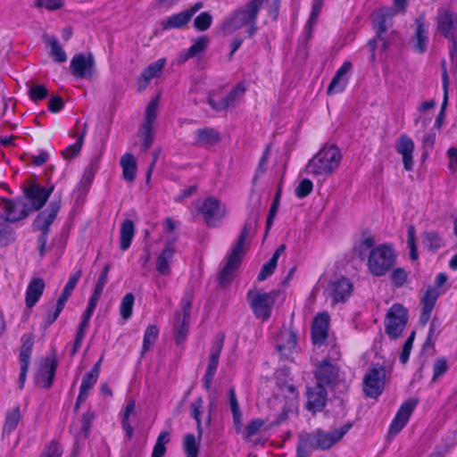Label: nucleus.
I'll list each match as a JSON object with an SVG mask.
<instances>
[{"label": "nucleus", "instance_id": "obj_1", "mask_svg": "<svg viewBox=\"0 0 457 457\" xmlns=\"http://www.w3.org/2000/svg\"><path fill=\"white\" fill-rule=\"evenodd\" d=\"M268 0H250L245 4L233 10L224 20L221 30L224 35H230L243 28L246 29L249 37H253L257 30V19L260 10ZM279 0H272L269 13L276 19L279 11Z\"/></svg>", "mask_w": 457, "mask_h": 457}, {"label": "nucleus", "instance_id": "obj_2", "mask_svg": "<svg viewBox=\"0 0 457 457\" xmlns=\"http://www.w3.org/2000/svg\"><path fill=\"white\" fill-rule=\"evenodd\" d=\"M342 155L337 145H324L307 162L305 171L318 180L325 181L338 169Z\"/></svg>", "mask_w": 457, "mask_h": 457}, {"label": "nucleus", "instance_id": "obj_3", "mask_svg": "<svg viewBox=\"0 0 457 457\" xmlns=\"http://www.w3.org/2000/svg\"><path fill=\"white\" fill-rule=\"evenodd\" d=\"M397 254L392 245L380 244L370 251L367 266L370 274L382 277L395 266Z\"/></svg>", "mask_w": 457, "mask_h": 457}, {"label": "nucleus", "instance_id": "obj_4", "mask_svg": "<svg viewBox=\"0 0 457 457\" xmlns=\"http://www.w3.org/2000/svg\"><path fill=\"white\" fill-rule=\"evenodd\" d=\"M386 369L380 363H372L362 378V392L368 398L377 400L384 392Z\"/></svg>", "mask_w": 457, "mask_h": 457}, {"label": "nucleus", "instance_id": "obj_5", "mask_svg": "<svg viewBox=\"0 0 457 457\" xmlns=\"http://www.w3.org/2000/svg\"><path fill=\"white\" fill-rule=\"evenodd\" d=\"M408 322V310L401 303H394L387 311L385 321L386 334L391 339L402 336Z\"/></svg>", "mask_w": 457, "mask_h": 457}, {"label": "nucleus", "instance_id": "obj_6", "mask_svg": "<svg viewBox=\"0 0 457 457\" xmlns=\"http://www.w3.org/2000/svg\"><path fill=\"white\" fill-rule=\"evenodd\" d=\"M246 296L255 318L263 321L268 320L271 316L276 293L249 290Z\"/></svg>", "mask_w": 457, "mask_h": 457}, {"label": "nucleus", "instance_id": "obj_7", "mask_svg": "<svg viewBox=\"0 0 457 457\" xmlns=\"http://www.w3.org/2000/svg\"><path fill=\"white\" fill-rule=\"evenodd\" d=\"M197 210L206 225L211 228L218 227L227 213L226 205L215 196L204 198Z\"/></svg>", "mask_w": 457, "mask_h": 457}, {"label": "nucleus", "instance_id": "obj_8", "mask_svg": "<svg viewBox=\"0 0 457 457\" xmlns=\"http://www.w3.org/2000/svg\"><path fill=\"white\" fill-rule=\"evenodd\" d=\"M436 28L442 36L452 41L450 56L453 59L456 52L455 31L457 30V14L448 10L439 11L436 19Z\"/></svg>", "mask_w": 457, "mask_h": 457}, {"label": "nucleus", "instance_id": "obj_9", "mask_svg": "<svg viewBox=\"0 0 457 457\" xmlns=\"http://www.w3.org/2000/svg\"><path fill=\"white\" fill-rule=\"evenodd\" d=\"M34 346V335L32 333H25L21 337V346L19 352V361L21 370L18 379L19 388L22 390L27 379V374L29 368L30 358Z\"/></svg>", "mask_w": 457, "mask_h": 457}, {"label": "nucleus", "instance_id": "obj_10", "mask_svg": "<svg viewBox=\"0 0 457 457\" xmlns=\"http://www.w3.org/2000/svg\"><path fill=\"white\" fill-rule=\"evenodd\" d=\"M419 403L418 399L409 398L405 400L397 410L394 419L389 424L388 436H395L409 422V420Z\"/></svg>", "mask_w": 457, "mask_h": 457}, {"label": "nucleus", "instance_id": "obj_11", "mask_svg": "<svg viewBox=\"0 0 457 457\" xmlns=\"http://www.w3.org/2000/svg\"><path fill=\"white\" fill-rule=\"evenodd\" d=\"M0 208L4 213V219L10 223H16L24 220L29 213L28 204L22 199L2 198Z\"/></svg>", "mask_w": 457, "mask_h": 457}, {"label": "nucleus", "instance_id": "obj_12", "mask_svg": "<svg viewBox=\"0 0 457 457\" xmlns=\"http://www.w3.org/2000/svg\"><path fill=\"white\" fill-rule=\"evenodd\" d=\"M95 59L91 53L87 55L82 53L76 54L70 62L71 72L76 79H92L95 73Z\"/></svg>", "mask_w": 457, "mask_h": 457}, {"label": "nucleus", "instance_id": "obj_13", "mask_svg": "<svg viewBox=\"0 0 457 457\" xmlns=\"http://www.w3.org/2000/svg\"><path fill=\"white\" fill-rule=\"evenodd\" d=\"M203 7L202 2L195 3L192 6L179 13L170 15L162 21L161 27L163 30L183 29L192 20L193 16Z\"/></svg>", "mask_w": 457, "mask_h": 457}, {"label": "nucleus", "instance_id": "obj_14", "mask_svg": "<svg viewBox=\"0 0 457 457\" xmlns=\"http://www.w3.org/2000/svg\"><path fill=\"white\" fill-rule=\"evenodd\" d=\"M61 209V200L52 201L48 207L41 211L32 222L33 231L50 233V227L55 220Z\"/></svg>", "mask_w": 457, "mask_h": 457}, {"label": "nucleus", "instance_id": "obj_15", "mask_svg": "<svg viewBox=\"0 0 457 457\" xmlns=\"http://www.w3.org/2000/svg\"><path fill=\"white\" fill-rule=\"evenodd\" d=\"M305 408L313 414L324 410L328 402L327 387L315 384L312 386H307Z\"/></svg>", "mask_w": 457, "mask_h": 457}, {"label": "nucleus", "instance_id": "obj_16", "mask_svg": "<svg viewBox=\"0 0 457 457\" xmlns=\"http://www.w3.org/2000/svg\"><path fill=\"white\" fill-rule=\"evenodd\" d=\"M223 341L224 337L212 344L207 368L202 378L203 387L206 392H209L212 387V384L219 366L220 355L223 348Z\"/></svg>", "mask_w": 457, "mask_h": 457}, {"label": "nucleus", "instance_id": "obj_17", "mask_svg": "<svg viewBox=\"0 0 457 457\" xmlns=\"http://www.w3.org/2000/svg\"><path fill=\"white\" fill-rule=\"evenodd\" d=\"M246 91V84L245 81L238 82L231 90L220 100L216 101L212 96H209L207 104L215 112H220L233 107L236 102L245 95Z\"/></svg>", "mask_w": 457, "mask_h": 457}, {"label": "nucleus", "instance_id": "obj_18", "mask_svg": "<svg viewBox=\"0 0 457 457\" xmlns=\"http://www.w3.org/2000/svg\"><path fill=\"white\" fill-rule=\"evenodd\" d=\"M352 426L353 424L351 422H347L342 425L338 429L331 431L317 429V448L320 451L330 449L345 436Z\"/></svg>", "mask_w": 457, "mask_h": 457}, {"label": "nucleus", "instance_id": "obj_19", "mask_svg": "<svg viewBox=\"0 0 457 457\" xmlns=\"http://www.w3.org/2000/svg\"><path fill=\"white\" fill-rule=\"evenodd\" d=\"M339 368L328 360L321 361L315 369L316 383L325 387L335 386L338 380Z\"/></svg>", "mask_w": 457, "mask_h": 457}, {"label": "nucleus", "instance_id": "obj_20", "mask_svg": "<svg viewBox=\"0 0 457 457\" xmlns=\"http://www.w3.org/2000/svg\"><path fill=\"white\" fill-rule=\"evenodd\" d=\"M330 317L327 312H319L313 319L311 329L312 342L315 345H323L329 329Z\"/></svg>", "mask_w": 457, "mask_h": 457}, {"label": "nucleus", "instance_id": "obj_21", "mask_svg": "<svg viewBox=\"0 0 457 457\" xmlns=\"http://www.w3.org/2000/svg\"><path fill=\"white\" fill-rule=\"evenodd\" d=\"M54 188L53 185L46 187L34 183L24 189V195L30 202L32 208L39 211L46 204Z\"/></svg>", "mask_w": 457, "mask_h": 457}, {"label": "nucleus", "instance_id": "obj_22", "mask_svg": "<svg viewBox=\"0 0 457 457\" xmlns=\"http://www.w3.org/2000/svg\"><path fill=\"white\" fill-rule=\"evenodd\" d=\"M353 285L345 277H338L329 283L330 296L335 303H345L353 293Z\"/></svg>", "mask_w": 457, "mask_h": 457}, {"label": "nucleus", "instance_id": "obj_23", "mask_svg": "<svg viewBox=\"0 0 457 457\" xmlns=\"http://www.w3.org/2000/svg\"><path fill=\"white\" fill-rule=\"evenodd\" d=\"M57 368L58 360L55 355H53L52 357H46L43 361L37 378L41 387L46 389L52 387Z\"/></svg>", "mask_w": 457, "mask_h": 457}, {"label": "nucleus", "instance_id": "obj_24", "mask_svg": "<svg viewBox=\"0 0 457 457\" xmlns=\"http://www.w3.org/2000/svg\"><path fill=\"white\" fill-rule=\"evenodd\" d=\"M414 147L413 140L406 134H402L395 143V150L402 155L403 168L407 171H411L414 167Z\"/></svg>", "mask_w": 457, "mask_h": 457}, {"label": "nucleus", "instance_id": "obj_25", "mask_svg": "<svg viewBox=\"0 0 457 457\" xmlns=\"http://www.w3.org/2000/svg\"><path fill=\"white\" fill-rule=\"evenodd\" d=\"M396 12L391 7H381L378 9L373 20V28L376 30L378 38L383 39V35L393 24V18Z\"/></svg>", "mask_w": 457, "mask_h": 457}, {"label": "nucleus", "instance_id": "obj_26", "mask_svg": "<svg viewBox=\"0 0 457 457\" xmlns=\"http://www.w3.org/2000/svg\"><path fill=\"white\" fill-rule=\"evenodd\" d=\"M416 29L414 33L415 43L413 49L418 54H424L427 51L428 44V23L426 22L424 16H420L415 20Z\"/></svg>", "mask_w": 457, "mask_h": 457}, {"label": "nucleus", "instance_id": "obj_27", "mask_svg": "<svg viewBox=\"0 0 457 457\" xmlns=\"http://www.w3.org/2000/svg\"><path fill=\"white\" fill-rule=\"evenodd\" d=\"M46 287V283L41 278H32L25 291V304L29 309L33 308L40 300Z\"/></svg>", "mask_w": 457, "mask_h": 457}, {"label": "nucleus", "instance_id": "obj_28", "mask_svg": "<svg viewBox=\"0 0 457 457\" xmlns=\"http://www.w3.org/2000/svg\"><path fill=\"white\" fill-rule=\"evenodd\" d=\"M225 264L217 275V282L220 287H228L235 278V272L241 265V262L225 255Z\"/></svg>", "mask_w": 457, "mask_h": 457}, {"label": "nucleus", "instance_id": "obj_29", "mask_svg": "<svg viewBox=\"0 0 457 457\" xmlns=\"http://www.w3.org/2000/svg\"><path fill=\"white\" fill-rule=\"evenodd\" d=\"M251 228V224L248 222H245L237 241L231 245L230 250L226 253L227 256L231 257L235 260H237L242 262L244 254L245 253V243L247 235L249 234Z\"/></svg>", "mask_w": 457, "mask_h": 457}, {"label": "nucleus", "instance_id": "obj_30", "mask_svg": "<svg viewBox=\"0 0 457 457\" xmlns=\"http://www.w3.org/2000/svg\"><path fill=\"white\" fill-rule=\"evenodd\" d=\"M136 415V400L129 398L126 402L122 411L120 413L121 428L125 431L126 437L130 440L134 436V428L130 423V417Z\"/></svg>", "mask_w": 457, "mask_h": 457}, {"label": "nucleus", "instance_id": "obj_31", "mask_svg": "<svg viewBox=\"0 0 457 457\" xmlns=\"http://www.w3.org/2000/svg\"><path fill=\"white\" fill-rule=\"evenodd\" d=\"M195 145L212 146L220 141V134L213 128L206 127L195 130Z\"/></svg>", "mask_w": 457, "mask_h": 457}, {"label": "nucleus", "instance_id": "obj_32", "mask_svg": "<svg viewBox=\"0 0 457 457\" xmlns=\"http://www.w3.org/2000/svg\"><path fill=\"white\" fill-rule=\"evenodd\" d=\"M175 254V248L171 243L165 244L156 260V270L162 275L170 273V262Z\"/></svg>", "mask_w": 457, "mask_h": 457}, {"label": "nucleus", "instance_id": "obj_33", "mask_svg": "<svg viewBox=\"0 0 457 457\" xmlns=\"http://www.w3.org/2000/svg\"><path fill=\"white\" fill-rule=\"evenodd\" d=\"M421 240L424 248L429 253H436L445 245L443 236L436 230L422 232Z\"/></svg>", "mask_w": 457, "mask_h": 457}, {"label": "nucleus", "instance_id": "obj_34", "mask_svg": "<svg viewBox=\"0 0 457 457\" xmlns=\"http://www.w3.org/2000/svg\"><path fill=\"white\" fill-rule=\"evenodd\" d=\"M209 40L206 36H200L196 37L192 45L185 51L181 52L179 55V62H185L188 59L197 56L207 48Z\"/></svg>", "mask_w": 457, "mask_h": 457}, {"label": "nucleus", "instance_id": "obj_35", "mask_svg": "<svg viewBox=\"0 0 457 457\" xmlns=\"http://www.w3.org/2000/svg\"><path fill=\"white\" fill-rule=\"evenodd\" d=\"M82 276V269L80 267H74L71 273L69 276L68 281L66 282L61 295H59L57 302L62 304H66L67 301L72 295L78 282Z\"/></svg>", "mask_w": 457, "mask_h": 457}, {"label": "nucleus", "instance_id": "obj_36", "mask_svg": "<svg viewBox=\"0 0 457 457\" xmlns=\"http://www.w3.org/2000/svg\"><path fill=\"white\" fill-rule=\"evenodd\" d=\"M317 435L316 431L314 432H305L302 433L298 436V442L296 445V449L306 455L307 457H311L312 452L315 450H319L317 448Z\"/></svg>", "mask_w": 457, "mask_h": 457}, {"label": "nucleus", "instance_id": "obj_37", "mask_svg": "<svg viewBox=\"0 0 457 457\" xmlns=\"http://www.w3.org/2000/svg\"><path fill=\"white\" fill-rule=\"evenodd\" d=\"M120 167L122 168V177L128 182H133L137 176V161L134 155L130 153H125L120 161Z\"/></svg>", "mask_w": 457, "mask_h": 457}, {"label": "nucleus", "instance_id": "obj_38", "mask_svg": "<svg viewBox=\"0 0 457 457\" xmlns=\"http://www.w3.org/2000/svg\"><path fill=\"white\" fill-rule=\"evenodd\" d=\"M21 419V406L17 403L12 409H8L5 413L3 432L4 434H12L18 427Z\"/></svg>", "mask_w": 457, "mask_h": 457}, {"label": "nucleus", "instance_id": "obj_39", "mask_svg": "<svg viewBox=\"0 0 457 457\" xmlns=\"http://www.w3.org/2000/svg\"><path fill=\"white\" fill-rule=\"evenodd\" d=\"M135 236V224L132 220L126 219L120 225V247L122 251H127L132 243Z\"/></svg>", "mask_w": 457, "mask_h": 457}, {"label": "nucleus", "instance_id": "obj_40", "mask_svg": "<svg viewBox=\"0 0 457 457\" xmlns=\"http://www.w3.org/2000/svg\"><path fill=\"white\" fill-rule=\"evenodd\" d=\"M190 410V417L195 421L196 423V432L197 436L200 439L203 436L204 432V423L201 418V415L204 411V400L201 396L195 399L189 406Z\"/></svg>", "mask_w": 457, "mask_h": 457}, {"label": "nucleus", "instance_id": "obj_41", "mask_svg": "<svg viewBox=\"0 0 457 457\" xmlns=\"http://www.w3.org/2000/svg\"><path fill=\"white\" fill-rule=\"evenodd\" d=\"M228 398L235 429L237 433H239L242 430V412L239 407L236 390L234 387L229 388Z\"/></svg>", "mask_w": 457, "mask_h": 457}, {"label": "nucleus", "instance_id": "obj_42", "mask_svg": "<svg viewBox=\"0 0 457 457\" xmlns=\"http://www.w3.org/2000/svg\"><path fill=\"white\" fill-rule=\"evenodd\" d=\"M159 337V328L156 325H148L145 330L143 337V344L141 349V355L144 356L154 345Z\"/></svg>", "mask_w": 457, "mask_h": 457}, {"label": "nucleus", "instance_id": "obj_43", "mask_svg": "<svg viewBox=\"0 0 457 457\" xmlns=\"http://www.w3.org/2000/svg\"><path fill=\"white\" fill-rule=\"evenodd\" d=\"M166 64L165 58H160L155 62H151L141 73V78L144 79L145 84H148L150 80L160 75L161 71Z\"/></svg>", "mask_w": 457, "mask_h": 457}, {"label": "nucleus", "instance_id": "obj_44", "mask_svg": "<svg viewBox=\"0 0 457 457\" xmlns=\"http://www.w3.org/2000/svg\"><path fill=\"white\" fill-rule=\"evenodd\" d=\"M170 441V433L168 430H162L154 445L151 457H163L166 453V445Z\"/></svg>", "mask_w": 457, "mask_h": 457}, {"label": "nucleus", "instance_id": "obj_45", "mask_svg": "<svg viewBox=\"0 0 457 457\" xmlns=\"http://www.w3.org/2000/svg\"><path fill=\"white\" fill-rule=\"evenodd\" d=\"M138 136L141 139V150L148 151L154 143V127L141 124L138 129Z\"/></svg>", "mask_w": 457, "mask_h": 457}, {"label": "nucleus", "instance_id": "obj_46", "mask_svg": "<svg viewBox=\"0 0 457 457\" xmlns=\"http://www.w3.org/2000/svg\"><path fill=\"white\" fill-rule=\"evenodd\" d=\"M86 136V129L79 135L76 142L69 145L62 151V156L65 160H71L76 157L81 151L84 138Z\"/></svg>", "mask_w": 457, "mask_h": 457}, {"label": "nucleus", "instance_id": "obj_47", "mask_svg": "<svg viewBox=\"0 0 457 457\" xmlns=\"http://www.w3.org/2000/svg\"><path fill=\"white\" fill-rule=\"evenodd\" d=\"M47 45L50 46V55L54 62H64L67 61V54L55 37H51Z\"/></svg>", "mask_w": 457, "mask_h": 457}, {"label": "nucleus", "instance_id": "obj_48", "mask_svg": "<svg viewBox=\"0 0 457 457\" xmlns=\"http://www.w3.org/2000/svg\"><path fill=\"white\" fill-rule=\"evenodd\" d=\"M159 104L158 97L152 99L145 110L144 120L141 124L154 127Z\"/></svg>", "mask_w": 457, "mask_h": 457}, {"label": "nucleus", "instance_id": "obj_49", "mask_svg": "<svg viewBox=\"0 0 457 457\" xmlns=\"http://www.w3.org/2000/svg\"><path fill=\"white\" fill-rule=\"evenodd\" d=\"M349 83V78L348 77H340L337 74L334 75L332 78L328 89L327 93L328 95H335V94H340L345 91L347 85Z\"/></svg>", "mask_w": 457, "mask_h": 457}, {"label": "nucleus", "instance_id": "obj_50", "mask_svg": "<svg viewBox=\"0 0 457 457\" xmlns=\"http://www.w3.org/2000/svg\"><path fill=\"white\" fill-rule=\"evenodd\" d=\"M443 89H444V98L441 104V110L437 114L434 126L437 129L441 128L444 118H445V110L448 103V77L446 71L443 73Z\"/></svg>", "mask_w": 457, "mask_h": 457}, {"label": "nucleus", "instance_id": "obj_51", "mask_svg": "<svg viewBox=\"0 0 457 457\" xmlns=\"http://www.w3.org/2000/svg\"><path fill=\"white\" fill-rule=\"evenodd\" d=\"M183 449L187 457H198L199 445L194 434H187L184 436Z\"/></svg>", "mask_w": 457, "mask_h": 457}, {"label": "nucleus", "instance_id": "obj_52", "mask_svg": "<svg viewBox=\"0 0 457 457\" xmlns=\"http://www.w3.org/2000/svg\"><path fill=\"white\" fill-rule=\"evenodd\" d=\"M135 296L132 293H127L121 299L120 313L124 320H129L133 313Z\"/></svg>", "mask_w": 457, "mask_h": 457}, {"label": "nucleus", "instance_id": "obj_53", "mask_svg": "<svg viewBox=\"0 0 457 457\" xmlns=\"http://www.w3.org/2000/svg\"><path fill=\"white\" fill-rule=\"evenodd\" d=\"M375 245V239L373 237H367L362 239H361L354 246H353V252L354 253L359 256L361 259H363L368 250H372L376 246Z\"/></svg>", "mask_w": 457, "mask_h": 457}, {"label": "nucleus", "instance_id": "obj_54", "mask_svg": "<svg viewBox=\"0 0 457 457\" xmlns=\"http://www.w3.org/2000/svg\"><path fill=\"white\" fill-rule=\"evenodd\" d=\"M109 270H110V264H106L103 268V270L98 277V279L96 281V284L95 286V288H94L93 294L91 295V297H95L96 299L99 300V298L101 297L102 293L104 291V288L108 281Z\"/></svg>", "mask_w": 457, "mask_h": 457}, {"label": "nucleus", "instance_id": "obj_55", "mask_svg": "<svg viewBox=\"0 0 457 457\" xmlns=\"http://www.w3.org/2000/svg\"><path fill=\"white\" fill-rule=\"evenodd\" d=\"M265 421L262 419H253L250 420L243 431L244 439L249 441L253 436L258 434L264 426Z\"/></svg>", "mask_w": 457, "mask_h": 457}, {"label": "nucleus", "instance_id": "obj_56", "mask_svg": "<svg viewBox=\"0 0 457 457\" xmlns=\"http://www.w3.org/2000/svg\"><path fill=\"white\" fill-rule=\"evenodd\" d=\"M407 245L410 250V259L417 261L419 253L416 245V229L414 225H409L407 228Z\"/></svg>", "mask_w": 457, "mask_h": 457}, {"label": "nucleus", "instance_id": "obj_57", "mask_svg": "<svg viewBox=\"0 0 457 457\" xmlns=\"http://www.w3.org/2000/svg\"><path fill=\"white\" fill-rule=\"evenodd\" d=\"M98 378L99 376L89 371L87 372L83 376L81 384L79 386V392H80V396H82L83 394L88 396L89 391L96 386V384L98 381Z\"/></svg>", "mask_w": 457, "mask_h": 457}, {"label": "nucleus", "instance_id": "obj_58", "mask_svg": "<svg viewBox=\"0 0 457 457\" xmlns=\"http://www.w3.org/2000/svg\"><path fill=\"white\" fill-rule=\"evenodd\" d=\"M63 453L62 446L56 440H52L46 444L39 457H62Z\"/></svg>", "mask_w": 457, "mask_h": 457}, {"label": "nucleus", "instance_id": "obj_59", "mask_svg": "<svg viewBox=\"0 0 457 457\" xmlns=\"http://www.w3.org/2000/svg\"><path fill=\"white\" fill-rule=\"evenodd\" d=\"M212 23V16L208 12H200L194 20V28L197 31L207 30Z\"/></svg>", "mask_w": 457, "mask_h": 457}, {"label": "nucleus", "instance_id": "obj_60", "mask_svg": "<svg viewBox=\"0 0 457 457\" xmlns=\"http://www.w3.org/2000/svg\"><path fill=\"white\" fill-rule=\"evenodd\" d=\"M390 278L395 287H403L408 280V272L403 268H395L392 270Z\"/></svg>", "mask_w": 457, "mask_h": 457}, {"label": "nucleus", "instance_id": "obj_61", "mask_svg": "<svg viewBox=\"0 0 457 457\" xmlns=\"http://www.w3.org/2000/svg\"><path fill=\"white\" fill-rule=\"evenodd\" d=\"M439 295L440 293L436 288H428L421 299V306L427 310H433Z\"/></svg>", "mask_w": 457, "mask_h": 457}, {"label": "nucleus", "instance_id": "obj_62", "mask_svg": "<svg viewBox=\"0 0 457 457\" xmlns=\"http://www.w3.org/2000/svg\"><path fill=\"white\" fill-rule=\"evenodd\" d=\"M313 190V183L309 179H303L295 189V195L303 199L308 196Z\"/></svg>", "mask_w": 457, "mask_h": 457}, {"label": "nucleus", "instance_id": "obj_63", "mask_svg": "<svg viewBox=\"0 0 457 457\" xmlns=\"http://www.w3.org/2000/svg\"><path fill=\"white\" fill-rule=\"evenodd\" d=\"M189 328V319H182L181 322L176 327L174 338L178 345L185 342Z\"/></svg>", "mask_w": 457, "mask_h": 457}, {"label": "nucleus", "instance_id": "obj_64", "mask_svg": "<svg viewBox=\"0 0 457 457\" xmlns=\"http://www.w3.org/2000/svg\"><path fill=\"white\" fill-rule=\"evenodd\" d=\"M64 307V304L56 302L55 306L53 309L48 310L44 316L45 326L49 327L52 324H54L60 316Z\"/></svg>", "mask_w": 457, "mask_h": 457}]
</instances>
